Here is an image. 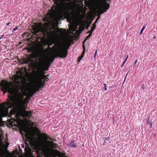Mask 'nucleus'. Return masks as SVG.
I'll list each match as a JSON object with an SVG mask.
<instances>
[{
	"instance_id": "29",
	"label": "nucleus",
	"mask_w": 157,
	"mask_h": 157,
	"mask_svg": "<svg viewBox=\"0 0 157 157\" xmlns=\"http://www.w3.org/2000/svg\"><path fill=\"white\" fill-rule=\"evenodd\" d=\"M100 16H98V17L97 18L96 20H95V22H94V23L96 24V23L98 22V21L100 19Z\"/></svg>"
},
{
	"instance_id": "20",
	"label": "nucleus",
	"mask_w": 157,
	"mask_h": 157,
	"mask_svg": "<svg viewBox=\"0 0 157 157\" xmlns=\"http://www.w3.org/2000/svg\"><path fill=\"white\" fill-rule=\"evenodd\" d=\"M51 65V63L50 62L48 61V60L46 61L44 63V66H46L47 68H49Z\"/></svg>"
},
{
	"instance_id": "26",
	"label": "nucleus",
	"mask_w": 157,
	"mask_h": 157,
	"mask_svg": "<svg viewBox=\"0 0 157 157\" xmlns=\"http://www.w3.org/2000/svg\"><path fill=\"white\" fill-rule=\"evenodd\" d=\"M128 55H127V57L126 58V59H125V60H124V61L123 62V63L122 64V66H121V67H122L123 65H124L125 63L127 58H128Z\"/></svg>"
},
{
	"instance_id": "25",
	"label": "nucleus",
	"mask_w": 157,
	"mask_h": 157,
	"mask_svg": "<svg viewBox=\"0 0 157 157\" xmlns=\"http://www.w3.org/2000/svg\"><path fill=\"white\" fill-rule=\"evenodd\" d=\"M44 70H43L42 71V74L44 73V71H48V70L49 68H47V67L46 66H44Z\"/></svg>"
},
{
	"instance_id": "5",
	"label": "nucleus",
	"mask_w": 157,
	"mask_h": 157,
	"mask_svg": "<svg viewBox=\"0 0 157 157\" xmlns=\"http://www.w3.org/2000/svg\"><path fill=\"white\" fill-rule=\"evenodd\" d=\"M12 85H13L12 82H9L6 80L1 81L0 86L2 87L1 90L3 92L4 95L6 92H9L10 86Z\"/></svg>"
},
{
	"instance_id": "17",
	"label": "nucleus",
	"mask_w": 157,
	"mask_h": 157,
	"mask_svg": "<svg viewBox=\"0 0 157 157\" xmlns=\"http://www.w3.org/2000/svg\"><path fill=\"white\" fill-rule=\"evenodd\" d=\"M104 140L102 145H107L110 143V142L109 141L110 138L109 137L104 138Z\"/></svg>"
},
{
	"instance_id": "47",
	"label": "nucleus",
	"mask_w": 157,
	"mask_h": 157,
	"mask_svg": "<svg viewBox=\"0 0 157 157\" xmlns=\"http://www.w3.org/2000/svg\"><path fill=\"white\" fill-rule=\"evenodd\" d=\"M47 75V77H48L49 76V75Z\"/></svg>"
},
{
	"instance_id": "22",
	"label": "nucleus",
	"mask_w": 157,
	"mask_h": 157,
	"mask_svg": "<svg viewBox=\"0 0 157 157\" xmlns=\"http://www.w3.org/2000/svg\"><path fill=\"white\" fill-rule=\"evenodd\" d=\"M147 123L148 124H149L150 125H151L150 128H151V126L152 125V123L151 121L150 120L149 117L148 118L147 121Z\"/></svg>"
},
{
	"instance_id": "18",
	"label": "nucleus",
	"mask_w": 157,
	"mask_h": 157,
	"mask_svg": "<svg viewBox=\"0 0 157 157\" xmlns=\"http://www.w3.org/2000/svg\"><path fill=\"white\" fill-rule=\"evenodd\" d=\"M40 74H41V75L42 76V77L43 78V79H44V80L45 81H47L49 80V78L48 77H47V75H44V73Z\"/></svg>"
},
{
	"instance_id": "46",
	"label": "nucleus",
	"mask_w": 157,
	"mask_h": 157,
	"mask_svg": "<svg viewBox=\"0 0 157 157\" xmlns=\"http://www.w3.org/2000/svg\"><path fill=\"white\" fill-rule=\"evenodd\" d=\"M49 19H50V18H47V20H49Z\"/></svg>"
},
{
	"instance_id": "40",
	"label": "nucleus",
	"mask_w": 157,
	"mask_h": 157,
	"mask_svg": "<svg viewBox=\"0 0 157 157\" xmlns=\"http://www.w3.org/2000/svg\"><path fill=\"white\" fill-rule=\"evenodd\" d=\"M1 157H3L4 156V153H2L1 155Z\"/></svg>"
},
{
	"instance_id": "28",
	"label": "nucleus",
	"mask_w": 157,
	"mask_h": 157,
	"mask_svg": "<svg viewBox=\"0 0 157 157\" xmlns=\"http://www.w3.org/2000/svg\"><path fill=\"white\" fill-rule=\"evenodd\" d=\"M141 88L142 89L143 91H144V90L145 86L144 84H142L141 85Z\"/></svg>"
},
{
	"instance_id": "50",
	"label": "nucleus",
	"mask_w": 157,
	"mask_h": 157,
	"mask_svg": "<svg viewBox=\"0 0 157 157\" xmlns=\"http://www.w3.org/2000/svg\"><path fill=\"white\" fill-rule=\"evenodd\" d=\"M64 31H66V30L65 29H64Z\"/></svg>"
},
{
	"instance_id": "9",
	"label": "nucleus",
	"mask_w": 157,
	"mask_h": 157,
	"mask_svg": "<svg viewBox=\"0 0 157 157\" xmlns=\"http://www.w3.org/2000/svg\"><path fill=\"white\" fill-rule=\"evenodd\" d=\"M32 61V57L29 56L26 58H24L21 61V63L22 64H27Z\"/></svg>"
},
{
	"instance_id": "6",
	"label": "nucleus",
	"mask_w": 157,
	"mask_h": 157,
	"mask_svg": "<svg viewBox=\"0 0 157 157\" xmlns=\"http://www.w3.org/2000/svg\"><path fill=\"white\" fill-rule=\"evenodd\" d=\"M71 0H54V2L56 6H53L55 8L54 11L57 12L61 10L64 7V5H67L69 4L68 2H66L71 1Z\"/></svg>"
},
{
	"instance_id": "7",
	"label": "nucleus",
	"mask_w": 157,
	"mask_h": 157,
	"mask_svg": "<svg viewBox=\"0 0 157 157\" xmlns=\"http://www.w3.org/2000/svg\"><path fill=\"white\" fill-rule=\"evenodd\" d=\"M106 0H104L103 2V7L100 8L98 10L97 12L98 17L99 16H100L101 14L106 12L107 10L109 9V8L110 6L109 4L106 3Z\"/></svg>"
},
{
	"instance_id": "35",
	"label": "nucleus",
	"mask_w": 157,
	"mask_h": 157,
	"mask_svg": "<svg viewBox=\"0 0 157 157\" xmlns=\"http://www.w3.org/2000/svg\"><path fill=\"white\" fill-rule=\"evenodd\" d=\"M18 28V27H16L14 28L13 29V32L14 31H15L17 30Z\"/></svg>"
},
{
	"instance_id": "32",
	"label": "nucleus",
	"mask_w": 157,
	"mask_h": 157,
	"mask_svg": "<svg viewBox=\"0 0 157 157\" xmlns=\"http://www.w3.org/2000/svg\"><path fill=\"white\" fill-rule=\"evenodd\" d=\"M93 31H94V30H92V29H91L90 30L88 31L87 32V33H90L89 34H91V35H92V33Z\"/></svg>"
},
{
	"instance_id": "48",
	"label": "nucleus",
	"mask_w": 157,
	"mask_h": 157,
	"mask_svg": "<svg viewBox=\"0 0 157 157\" xmlns=\"http://www.w3.org/2000/svg\"><path fill=\"white\" fill-rule=\"evenodd\" d=\"M51 33L52 34V33H53L52 32V31H51Z\"/></svg>"
},
{
	"instance_id": "39",
	"label": "nucleus",
	"mask_w": 157,
	"mask_h": 157,
	"mask_svg": "<svg viewBox=\"0 0 157 157\" xmlns=\"http://www.w3.org/2000/svg\"><path fill=\"white\" fill-rule=\"evenodd\" d=\"M137 62V59H136L135 61V62H134V65H135L136 64V63Z\"/></svg>"
},
{
	"instance_id": "33",
	"label": "nucleus",
	"mask_w": 157,
	"mask_h": 157,
	"mask_svg": "<svg viewBox=\"0 0 157 157\" xmlns=\"http://www.w3.org/2000/svg\"><path fill=\"white\" fill-rule=\"evenodd\" d=\"M145 26H144L143 27L142 29H141L140 31V34H141L144 29H145Z\"/></svg>"
},
{
	"instance_id": "51",
	"label": "nucleus",
	"mask_w": 157,
	"mask_h": 157,
	"mask_svg": "<svg viewBox=\"0 0 157 157\" xmlns=\"http://www.w3.org/2000/svg\"><path fill=\"white\" fill-rule=\"evenodd\" d=\"M109 1H110V0H109Z\"/></svg>"
},
{
	"instance_id": "12",
	"label": "nucleus",
	"mask_w": 157,
	"mask_h": 157,
	"mask_svg": "<svg viewBox=\"0 0 157 157\" xmlns=\"http://www.w3.org/2000/svg\"><path fill=\"white\" fill-rule=\"evenodd\" d=\"M23 114L25 117L30 118L32 117V112L30 111L25 110L23 112Z\"/></svg>"
},
{
	"instance_id": "30",
	"label": "nucleus",
	"mask_w": 157,
	"mask_h": 157,
	"mask_svg": "<svg viewBox=\"0 0 157 157\" xmlns=\"http://www.w3.org/2000/svg\"><path fill=\"white\" fill-rule=\"evenodd\" d=\"M54 43L53 42L50 41L48 43V45L49 46H51L53 44H54Z\"/></svg>"
},
{
	"instance_id": "14",
	"label": "nucleus",
	"mask_w": 157,
	"mask_h": 157,
	"mask_svg": "<svg viewBox=\"0 0 157 157\" xmlns=\"http://www.w3.org/2000/svg\"><path fill=\"white\" fill-rule=\"evenodd\" d=\"M75 140H73L71 142L68 144L67 146L69 147H73L75 148L77 147V145L74 143Z\"/></svg>"
},
{
	"instance_id": "34",
	"label": "nucleus",
	"mask_w": 157,
	"mask_h": 157,
	"mask_svg": "<svg viewBox=\"0 0 157 157\" xmlns=\"http://www.w3.org/2000/svg\"><path fill=\"white\" fill-rule=\"evenodd\" d=\"M66 16L67 17V18H68V19H70V15L69 14H66Z\"/></svg>"
},
{
	"instance_id": "49",
	"label": "nucleus",
	"mask_w": 157,
	"mask_h": 157,
	"mask_svg": "<svg viewBox=\"0 0 157 157\" xmlns=\"http://www.w3.org/2000/svg\"><path fill=\"white\" fill-rule=\"evenodd\" d=\"M3 106V107H5V105H4Z\"/></svg>"
},
{
	"instance_id": "1",
	"label": "nucleus",
	"mask_w": 157,
	"mask_h": 157,
	"mask_svg": "<svg viewBox=\"0 0 157 157\" xmlns=\"http://www.w3.org/2000/svg\"><path fill=\"white\" fill-rule=\"evenodd\" d=\"M13 82V85L10 87L9 93L11 95L15 94L16 97L13 103H24L23 99L24 98L23 93L19 92V90L22 92L25 93L26 87L25 82L24 81H20L18 78L15 77ZM6 105L10 108H12L14 106L13 102L8 101L6 102Z\"/></svg>"
},
{
	"instance_id": "23",
	"label": "nucleus",
	"mask_w": 157,
	"mask_h": 157,
	"mask_svg": "<svg viewBox=\"0 0 157 157\" xmlns=\"http://www.w3.org/2000/svg\"><path fill=\"white\" fill-rule=\"evenodd\" d=\"M96 28V24L94 23L92 25V27L91 28V29H92V30H94V29Z\"/></svg>"
},
{
	"instance_id": "13",
	"label": "nucleus",
	"mask_w": 157,
	"mask_h": 157,
	"mask_svg": "<svg viewBox=\"0 0 157 157\" xmlns=\"http://www.w3.org/2000/svg\"><path fill=\"white\" fill-rule=\"evenodd\" d=\"M48 142L50 144L51 147L52 148H56L58 147V145L57 144L54 143L52 141H48Z\"/></svg>"
},
{
	"instance_id": "21",
	"label": "nucleus",
	"mask_w": 157,
	"mask_h": 157,
	"mask_svg": "<svg viewBox=\"0 0 157 157\" xmlns=\"http://www.w3.org/2000/svg\"><path fill=\"white\" fill-rule=\"evenodd\" d=\"M25 144L26 145V147L25 148V151L26 152H27V151H28L30 149V147L29 146V145L28 144L26 143Z\"/></svg>"
},
{
	"instance_id": "31",
	"label": "nucleus",
	"mask_w": 157,
	"mask_h": 157,
	"mask_svg": "<svg viewBox=\"0 0 157 157\" xmlns=\"http://www.w3.org/2000/svg\"><path fill=\"white\" fill-rule=\"evenodd\" d=\"M50 46L48 45V47L47 48L48 49H49L50 50H52V52L53 53H54V50L52 48H52H51L50 47Z\"/></svg>"
},
{
	"instance_id": "16",
	"label": "nucleus",
	"mask_w": 157,
	"mask_h": 157,
	"mask_svg": "<svg viewBox=\"0 0 157 157\" xmlns=\"http://www.w3.org/2000/svg\"><path fill=\"white\" fill-rule=\"evenodd\" d=\"M82 47L83 48V51L82 53V55L81 56H80V57H79L78 58V62H79L82 59L83 57L84 56V55L85 54V51L86 48H85V47L84 45V44H83L82 45Z\"/></svg>"
},
{
	"instance_id": "24",
	"label": "nucleus",
	"mask_w": 157,
	"mask_h": 157,
	"mask_svg": "<svg viewBox=\"0 0 157 157\" xmlns=\"http://www.w3.org/2000/svg\"><path fill=\"white\" fill-rule=\"evenodd\" d=\"M91 36V34H89V35L86 37V39L84 40L83 44H84V43L86 40L88 38H90Z\"/></svg>"
},
{
	"instance_id": "11",
	"label": "nucleus",
	"mask_w": 157,
	"mask_h": 157,
	"mask_svg": "<svg viewBox=\"0 0 157 157\" xmlns=\"http://www.w3.org/2000/svg\"><path fill=\"white\" fill-rule=\"evenodd\" d=\"M36 152L38 155H42L43 150L40 147H36Z\"/></svg>"
},
{
	"instance_id": "3",
	"label": "nucleus",
	"mask_w": 157,
	"mask_h": 157,
	"mask_svg": "<svg viewBox=\"0 0 157 157\" xmlns=\"http://www.w3.org/2000/svg\"><path fill=\"white\" fill-rule=\"evenodd\" d=\"M6 116H8L10 119L8 120L10 124L11 125L16 126V123H18V118L19 115L16 113L15 110H11L9 113L8 109L5 111Z\"/></svg>"
},
{
	"instance_id": "19",
	"label": "nucleus",
	"mask_w": 157,
	"mask_h": 157,
	"mask_svg": "<svg viewBox=\"0 0 157 157\" xmlns=\"http://www.w3.org/2000/svg\"><path fill=\"white\" fill-rule=\"evenodd\" d=\"M42 135L46 139H49L50 140H52V141H56V139H52L51 138H48V137H47V135L44 134H43Z\"/></svg>"
},
{
	"instance_id": "10",
	"label": "nucleus",
	"mask_w": 157,
	"mask_h": 157,
	"mask_svg": "<svg viewBox=\"0 0 157 157\" xmlns=\"http://www.w3.org/2000/svg\"><path fill=\"white\" fill-rule=\"evenodd\" d=\"M63 16L61 14H59L57 15H56L54 17V20L57 23L63 19Z\"/></svg>"
},
{
	"instance_id": "36",
	"label": "nucleus",
	"mask_w": 157,
	"mask_h": 157,
	"mask_svg": "<svg viewBox=\"0 0 157 157\" xmlns=\"http://www.w3.org/2000/svg\"><path fill=\"white\" fill-rule=\"evenodd\" d=\"M97 49H96V51H95V54H94V57L95 58L96 56V54H97Z\"/></svg>"
},
{
	"instance_id": "41",
	"label": "nucleus",
	"mask_w": 157,
	"mask_h": 157,
	"mask_svg": "<svg viewBox=\"0 0 157 157\" xmlns=\"http://www.w3.org/2000/svg\"><path fill=\"white\" fill-rule=\"evenodd\" d=\"M11 24V22H9L6 24V25H9Z\"/></svg>"
},
{
	"instance_id": "8",
	"label": "nucleus",
	"mask_w": 157,
	"mask_h": 157,
	"mask_svg": "<svg viewBox=\"0 0 157 157\" xmlns=\"http://www.w3.org/2000/svg\"><path fill=\"white\" fill-rule=\"evenodd\" d=\"M39 90V89H37L34 84H32V87L29 90L28 94H27L26 92L25 94L27 95L28 98L30 99L31 97H32L34 94Z\"/></svg>"
},
{
	"instance_id": "43",
	"label": "nucleus",
	"mask_w": 157,
	"mask_h": 157,
	"mask_svg": "<svg viewBox=\"0 0 157 157\" xmlns=\"http://www.w3.org/2000/svg\"><path fill=\"white\" fill-rule=\"evenodd\" d=\"M103 85H104V86H106V84L105 83H104V84H103Z\"/></svg>"
},
{
	"instance_id": "4",
	"label": "nucleus",
	"mask_w": 157,
	"mask_h": 157,
	"mask_svg": "<svg viewBox=\"0 0 157 157\" xmlns=\"http://www.w3.org/2000/svg\"><path fill=\"white\" fill-rule=\"evenodd\" d=\"M43 78L39 72L36 73L34 75V81L35 84L34 85L39 90L40 88H42L45 85V81L43 80Z\"/></svg>"
},
{
	"instance_id": "27",
	"label": "nucleus",
	"mask_w": 157,
	"mask_h": 157,
	"mask_svg": "<svg viewBox=\"0 0 157 157\" xmlns=\"http://www.w3.org/2000/svg\"><path fill=\"white\" fill-rule=\"evenodd\" d=\"M58 31L61 32L62 34H64V32L63 31V29L61 28H59L58 29Z\"/></svg>"
},
{
	"instance_id": "45",
	"label": "nucleus",
	"mask_w": 157,
	"mask_h": 157,
	"mask_svg": "<svg viewBox=\"0 0 157 157\" xmlns=\"http://www.w3.org/2000/svg\"><path fill=\"white\" fill-rule=\"evenodd\" d=\"M153 38H154V39H155L156 38V37H155V36H154Z\"/></svg>"
},
{
	"instance_id": "15",
	"label": "nucleus",
	"mask_w": 157,
	"mask_h": 157,
	"mask_svg": "<svg viewBox=\"0 0 157 157\" xmlns=\"http://www.w3.org/2000/svg\"><path fill=\"white\" fill-rule=\"evenodd\" d=\"M56 151L57 152V155L58 157H68L66 155L65 153L61 152L57 149L56 150Z\"/></svg>"
},
{
	"instance_id": "42",
	"label": "nucleus",
	"mask_w": 157,
	"mask_h": 157,
	"mask_svg": "<svg viewBox=\"0 0 157 157\" xmlns=\"http://www.w3.org/2000/svg\"><path fill=\"white\" fill-rule=\"evenodd\" d=\"M104 90H107V88L106 87V86H104Z\"/></svg>"
},
{
	"instance_id": "44",
	"label": "nucleus",
	"mask_w": 157,
	"mask_h": 157,
	"mask_svg": "<svg viewBox=\"0 0 157 157\" xmlns=\"http://www.w3.org/2000/svg\"><path fill=\"white\" fill-rule=\"evenodd\" d=\"M27 132V131L26 130H24V132H25L26 133Z\"/></svg>"
},
{
	"instance_id": "38",
	"label": "nucleus",
	"mask_w": 157,
	"mask_h": 157,
	"mask_svg": "<svg viewBox=\"0 0 157 157\" xmlns=\"http://www.w3.org/2000/svg\"><path fill=\"white\" fill-rule=\"evenodd\" d=\"M21 147L22 148H24L25 147V145H24V144H21Z\"/></svg>"
},
{
	"instance_id": "2",
	"label": "nucleus",
	"mask_w": 157,
	"mask_h": 157,
	"mask_svg": "<svg viewBox=\"0 0 157 157\" xmlns=\"http://www.w3.org/2000/svg\"><path fill=\"white\" fill-rule=\"evenodd\" d=\"M60 44L59 43H56L52 47V48L54 50V53L53 55L48 60L50 63L54 62L55 58L59 57L61 58H64L66 57L67 54V51L66 48L62 47L60 48Z\"/></svg>"
},
{
	"instance_id": "37",
	"label": "nucleus",
	"mask_w": 157,
	"mask_h": 157,
	"mask_svg": "<svg viewBox=\"0 0 157 157\" xmlns=\"http://www.w3.org/2000/svg\"><path fill=\"white\" fill-rule=\"evenodd\" d=\"M48 15L50 17H52V15L51 13H47V15Z\"/></svg>"
}]
</instances>
